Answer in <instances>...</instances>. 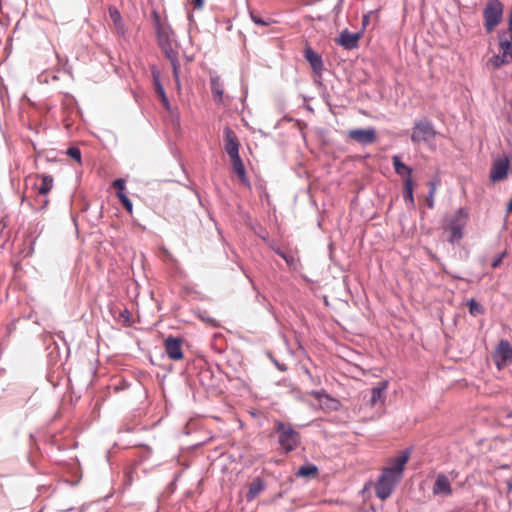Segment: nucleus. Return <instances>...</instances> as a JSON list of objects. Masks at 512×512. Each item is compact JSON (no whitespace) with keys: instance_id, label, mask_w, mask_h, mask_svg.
Listing matches in <instances>:
<instances>
[{"instance_id":"1","label":"nucleus","mask_w":512,"mask_h":512,"mask_svg":"<svg viewBox=\"0 0 512 512\" xmlns=\"http://www.w3.org/2000/svg\"><path fill=\"white\" fill-rule=\"evenodd\" d=\"M409 459V452H404L399 455L390 466L385 467L375 484V494L381 499L385 500L395 489V486L400 482L403 476L404 466Z\"/></svg>"},{"instance_id":"2","label":"nucleus","mask_w":512,"mask_h":512,"mask_svg":"<svg viewBox=\"0 0 512 512\" xmlns=\"http://www.w3.org/2000/svg\"><path fill=\"white\" fill-rule=\"evenodd\" d=\"M274 429L278 436V444L285 453L294 451L300 444V434L290 423L277 420L274 423Z\"/></svg>"},{"instance_id":"3","label":"nucleus","mask_w":512,"mask_h":512,"mask_svg":"<svg viewBox=\"0 0 512 512\" xmlns=\"http://www.w3.org/2000/svg\"><path fill=\"white\" fill-rule=\"evenodd\" d=\"M153 25L156 30L158 45L164 55L177 52L173 47V31L168 24L161 21L160 14L153 11L151 14Z\"/></svg>"},{"instance_id":"4","label":"nucleus","mask_w":512,"mask_h":512,"mask_svg":"<svg viewBox=\"0 0 512 512\" xmlns=\"http://www.w3.org/2000/svg\"><path fill=\"white\" fill-rule=\"evenodd\" d=\"M504 6L500 0H488L483 9L484 27L487 33L492 32L503 19Z\"/></svg>"},{"instance_id":"5","label":"nucleus","mask_w":512,"mask_h":512,"mask_svg":"<svg viewBox=\"0 0 512 512\" xmlns=\"http://www.w3.org/2000/svg\"><path fill=\"white\" fill-rule=\"evenodd\" d=\"M468 219V210L466 208H459L449 219L448 228L450 236L448 241L451 244L458 243L463 237V229L466 226Z\"/></svg>"},{"instance_id":"6","label":"nucleus","mask_w":512,"mask_h":512,"mask_svg":"<svg viewBox=\"0 0 512 512\" xmlns=\"http://www.w3.org/2000/svg\"><path fill=\"white\" fill-rule=\"evenodd\" d=\"M436 131L433 123L428 119L416 121L412 128L411 141L414 144L429 142L434 139Z\"/></svg>"},{"instance_id":"7","label":"nucleus","mask_w":512,"mask_h":512,"mask_svg":"<svg viewBox=\"0 0 512 512\" xmlns=\"http://www.w3.org/2000/svg\"><path fill=\"white\" fill-rule=\"evenodd\" d=\"M347 137L362 146H367L376 142L377 133L374 127L358 128L349 130Z\"/></svg>"},{"instance_id":"8","label":"nucleus","mask_w":512,"mask_h":512,"mask_svg":"<svg viewBox=\"0 0 512 512\" xmlns=\"http://www.w3.org/2000/svg\"><path fill=\"white\" fill-rule=\"evenodd\" d=\"M150 71H151V76L153 79V84L155 87V92L159 96L165 110L172 114L173 109H172V106H171L169 99L166 95L165 89L161 83V72H160L159 68L153 64V65H150Z\"/></svg>"},{"instance_id":"9","label":"nucleus","mask_w":512,"mask_h":512,"mask_svg":"<svg viewBox=\"0 0 512 512\" xmlns=\"http://www.w3.org/2000/svg\"><path fill=\"white\" fill-rule=\"evenodd\" d=\"M509 159L508 157L497 158L493 161L490 170V179L493 182H498L505 179L508 175Z\"/></svg>"},{"instance_id":"10","label":"nucleus","mask_w":512,"mask_h":512,"mask_svg":"<svg viewBox=\"0 0 512 512\" xmlns=\"http://www.w3.org/2000/svg\"><path fill=\"white\" fill-rule=\"evenodd\" d=\"M224 149L230 158L239 156V141L230 127L224 129Z\"/></svg>"},{"instance_id":"11","label":"nucleus","mask_w":512,"mask_h":512,"mask_svg":"<svg viewBox=\"0 0 512 512\" xmlns=\"http://www.w3.org/2000/svg\"><path fill=\"white\" fill-rule=\"evenodd\" d=\"M303 56L305 60L310 64L313 72L321 77L323 71H324V63L322 56L318 53H316L310 46H307L304 49Z\"/></svg>"},{"instance_id":"12","label":"nucleus","mask_w":512,"mask_h":512,"mask_svg":"<svg viewBox=\"0 0 512 512\" xmlns=\"http://www.w3.org/2000/svg\"><path fill=\"white\" fill-rule=\"evenodd\" d=\"M165 352L170 359L181 360L183 358L182 340L171 336L166 338Z\"/></svg>"},{"instance_id":"13","label":"nucleus","mask_w":512,"mask_h":512,"mask_svg":"<svg viewBox=\"0 0 512 512\" xmlns=\"http://www.w3.org/2000/svg\"><path fill=\"white\" fill-rule=\"evenodd\" d=\"M433 495L448 497L452 494L451 483L445 474H438L432 488Z\"/></svg>"},{"instance_id":"14","label":"nucleus","mask_w":512,"mask_h":512,"mask_svg":"<svg viewBox=\"0 0 512 512\" xmlns=\"http://www.w3.org/2000/svg\"><path fill=\"white\" fill-rule=\"evenodd\" d=\"M360 39V33H351L348 30H344L340 33L338 39L336 40L337 44L342 46L344 49L352 50L358 47V42Z\"/></svg>"},{"instance_id":"15","label":"nucleus","mask_w":512,"mask_h":512,"mask_svg":"<svg viewBox=\"0 0 512 512\" xmlns=\"http://www.w3.org/2000/svg\"><path fill=\"white\" fill-rule=\"evenodd\" d=\"M388 387L387 381H381L377 384V386L373 387L371 390V396L369 399V403L372 407L377 405H383L386 399L385 391Z\"/></svg>"},{"instance_id":"16","label":"nucleus","mask_w":512,"mask_h":512,"mask_svg":"<svg viewBox=\"0 0 512 512\" xmlns=\"http://www.w3.org/2000/svg\"><path fill=\"white\" fill-rule=\"evenodd\" d=\"M113 187L117 189V193H116L117 197L119 198V200L121 201V203L123 204L125 209L129 213H132L133 204H132V201L128 198V196L125 193V188H126L125 180L122 178L116 179L113 182Z\"/></svg>"},{"instance_id":"17","label":"nucleus","mask_w":512,"mask_h":512,"mask_svg":"<svg viewBox=\"0 0 512 512\" xmlns=\"http://www.w3.org/2000/svg\"><path fill=\"white\" fill-rule=\"evenodd\" d=\"M210 86L214 102L217 104L222 103L224 96V88L223 83L218 75L210 77Z\"/></svg>"},{"instance_id":"18","label":"nucleus","mask_w":512,"mask_h":512,"mask_svg":"<svg viewBox=\"0 0 512 512\" xmlns=\"http://www.w3.org/2000/svg\"><path fill=\"white\" fill-rule=\"evenodd\" d=\"M231 159V163H232V167H233V171L235 172V174L238 176L240 182L246 186H250V182L247 178V175H246V170H245V166L243 164V161L239 156H236V157H233V158H230Z\"/></svg>"},{"instance_id":"19","label":"nucleus","mask_w":512,"mask_h":512,"mask_svg":"<svg viewBox=\"0 0 512 512\" xmlns=\"http://www.w3.org/2000/svg\"><path fill=\"white\" fill-rule=\"evenodd\" d=\"M392 163L395 170V173L401 177H404V179H412V168L404 164L401 160V156L399 155H393L392 156Z\"/></svg>"},{"instance_id":"20","label":"nucleus","mask_w":512,"mask_h":512,"mask_svg":"<svg viewBox=\"0 0 512 512\" xmlns=\"http://www.w3.org/2000/svg\"><path fill=\"white\" fill-rule=\"evenodd\" d=\"M310 395L317 399L320 403H322L324 400L331 402V405H328L329 410L336 411L340 406V402L337 399L331 397L324 389L313 390L310 392Z\"/></svg>"},{"instance_id":"21","label":"nucleus","mask_w":512,"mask_h":512,"mask_svg":"<svg viewBox=\"0 0 512 512\" xmlns=\"http://www.w3.org/2000/svg\"><path fill=\"white\" fill-rule=\"evenodd\" d=\"M265 489V482L260 477L255 478L249 485L246 493L247 501H253Z\"/></svg>"},{"instance_id":"22","label":"nucleus","mask_w":512,"mask_h":512,"mask_svg":"<svg viewBox=\"0 0 512 512\" xmlns=\"http://www.w3.org/2000/svg\"><path fill=\"white\" fill-rule=\"evenodd\" d=\"M497 358L506 363L512 359V347L508 340H501L496 349Z\"/></svg>"},{"instance_id":"23","label":"nucleus","mask_w":512,"mask_h":512,"mask_svg":"<svg viewBox=\"0 0 512 512\" xmlns=\"http://www.w3.org/2000/svg\"><path fill=\"white\" fill-rule=\"evenodd\" d=\"M413 179H404L403 184V199L408 208L415 207L414 195H413Z\"/></svg>"},{"instance_id":"24","label":"nucleus","mask_w":512,"mask_h":512,"mask_svg":"<svg viewBox=\"0 0 512 512\" xmlns=\"http://www.w3.org/2000/svg\"><path fill=\"white\" fill-rule=\"evenodd\" d=\"M109 16L113 21L118 34L124 35L126 32V28L118 9L115 7H109Z\"/></svg>"},{"instance_id":"25","label":"nucleus","mask_w":512,"mask_h":512,"mask_svg":"<svg viewBox=\"0 0 512 512\" xmlns=\"http://www.w3.org/2000/svg\"><path fill=\"white\" fill-rule=\"evenodd\" d=\"M438 181L431 180L428 182V193L426 196V204L429 209H433L435 205L434 197L437 191Z\"/></svg>"},{"instance_id":"26","label":"nucleus","mask_w":512,"mask_h":512,"mask_svg":"<svg viewBox=\"0 0 512 512\" xmlns=\"http://www.w3.org/2000/svg\"><path fill=\"white\" fill-rule=\"evenodd\" d=\"M165 57L171 63L172 73H173L174 79L180 78V62H179V59H178V51L174 52V53H171V54H167V55H165Z\"/></svg>"},{"instance_id":"27","label":"nucleus","mask_w":512,"mask_h":512,"mask_svg":"<svg viewBox=\"0 0 512 512\" xmlns=\"http://www.w3.org/2000/svg\"><path fill=\"white\" fill-rule=\"evenodd\" d=\"M250 18H251V20L253 21L254 24H256V25H258L260 27H268L272 23H274V21L271 18L263 17L260 14L255 13L253 11L250 12Z\"/></svg>"},{"instance_id":"28","label":"nucleus","mask_w":512,"mask_h":512,"mask_svg":"<svg viewBox=\"0 0 512 512\" xmlns=\"http://www.w3.org/2000/svg\"><path fill=\"white\" fill-rule=\"evenodd\" d=\"M318 472V468L314 464L302 465L296 475L299 477H311L315 476Z\"/></svg>"},{"instance_id":"29","label":"nucleus","mask_w":512,"mask_h":512,"mask_svg":"<svg viewBox=\"0 0 512 512\" xmlns=\"http://www.w3.org/2000/svg\"><path fill=\"white\" fill-rule=\"evenodd\" d=\"M53 187V177L50 175H42V183L38 189L40 195H46Z\"/></svg>"},{"instance_id":"30","label":"nucleus","mask_w":512,"mask_h":512,"mask_svg":"<svg viewBox=\"0 0 512 512\" xmlns=\"http://www.w3.org/2000/svg\"><path fill=\"white\" fill-rule=\"evenodd\" d=\"M467 305L469 308V313L474 317L482 315L485 312L484 307L481 304H479L475 299L468 300Z\"/></svg>"},{"instance_id":"31","label":"nucleus","mask_w":512,"mask_h":512,"mask_svg":"<svg viewBox=\"0 0 512 512\" xmlns=\"http://www.w3.org/2000/svg\"><path fill=\"white\" fill-rule=\"evenodd\" d=\"M272 249L274 250V252L279 255L286 263L288 266L292 267L294 266V263L296 261L295 257L292 256V255H289L287 253H285L284 251H282L280 248H275V247H272Z\"/></svg>"},{"instance_id":"32","label":"nucleus","mask_w":512,"mask_h":512,"mask_svg":"<svg viewBox=\"0 0 512 512\" xmlns=\"http://www.w3.org/2000/svg\"><path fill=\"white\" fill-rule=\"evenodd\" d=\"M66 153H67V155H68L69 157H71L72 159H74V160H75V161H77L78 163H81V151H80V149H79V148L74 147V146L69 147V148L67 149V152H66Z\"/></svg>"},{"instance_id":"33","label":"nucleus","mask_w":512,"mask_h":512,"mask_svg":"<svg viewBox=\"0 0 512 512\" xmlns=\"http://www.w3.org/2000/svg\"><path fill=\"white\" fill-rule=\"evenodd\" d=\"M504 256H505V253L498 254V255L495 257V259L492 261L491 266H492L493 268H497V267H499V266H500V264H501V263H502V261H503Z\"/></svg>"},{"instance_id":"34","label":"nucleus","mask_w":512,"mask_h":512,"mask_svg":"<svg viewBox=\"0 0 512 512\" xmlns=\"http://www.w3.org/2000/svg\"><path fill=\"white\" fill-rule=\"evenodd\" d=\"M195 9L201 10L204 6V0H189Z\"/></svg>"},{"instance_id":"35","label":"nucleus","mask_w":512,"mask_h":512,"mask_svg":"<svg viewBox=\"0 0 512 512\" xmlns=\"http://www.w3.org/2000/svg\"><path fill=\"white\" fill-rule=\"evenodd\" d=\"M120 316L121 318L124 319L125 322L130 321L131 314L128 309H124L123 311H121Z\"/></svg>"},{"instance_id":"36","label":"nucleus","mask_w":512,"mask_h":512,"mask_svg":"<svg viewBox=\"0 0 512 512\" xmlns=\"http://www.w3.org/2000/svg\"><path fill=\"white\" fill-rule=\"evenodd\" d=\"M174 80H175V85H176L178 92H181L182 86H181L180 78L174 79Z\"/></svg>"},{"instance_id":"37","label":"nucleus","mask_w":512,"mask_h":512,"mask_svg":"<svg viewBox=\"0 0 512 512\" xmlns=\"http://www.w3.org/2000/svg\"><path fill=\"white\" fill-rule=\"evenodd\" d=\"M369 21V15H364L363 16V25L365 26Z\"/></svg>"},{"instance_id":"38","label":"nucleus","mask_w":512,"mask_h":512,"mask_svg":"<svg viewBox=\"0 0 512 512\" xmlns=\"http://www.w3.org/2000/svg\"><path fill=\"white\" fill-rule=\"evenodd\" d=\"M322 404H324L326 406V408L328 409V405H331V402H328V401L324 400L322 402Z\"/></svg>"},{"instance_id":"39","label":"nucleus","mask_w":512,"mask_h":512,"mask_svg":"<svg viewBox=\"0 0 512 512\" xmlns=\"http://www.w3.org/2000/svg\"><path fill=\"white\" fill-rule=\"evenodd\" d=\"M508 210L509 211H512V199L510 200L509 204H508Z\"/></svg>"}]
</instances>
